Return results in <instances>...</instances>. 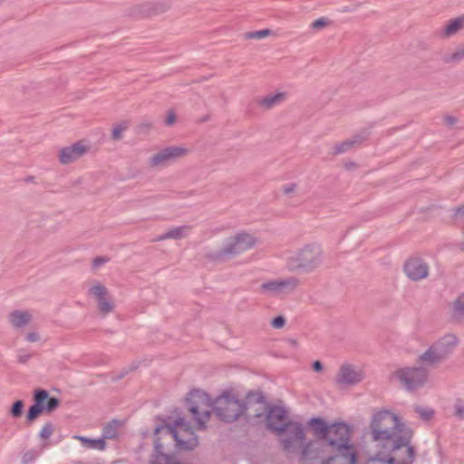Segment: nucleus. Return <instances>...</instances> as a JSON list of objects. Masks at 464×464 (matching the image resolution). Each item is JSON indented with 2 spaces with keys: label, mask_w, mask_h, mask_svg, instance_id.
<instances>
[{
  "label": "nucleus",
  "mask_w": 464,
  "mask_h": 464,
  "mask_svg": "<svg viewBox=\"0 0 464 464\" xmlns=\"http://www.w3.org/2000/svg\"><path fill=\"white\" fill-rule=\"evenodd\" d=\"M351 428L344 422L331 423L327 436L323 440H312L302 449V461L325 462L329 458L337 462L357 464V451L351 442Z\"/></svg>",
  "instance_id": "f257e3e1"
},
{
  "label": "nucleus",
  "mask_w": 464,
  "mask_h": 464,
  "mask_svg": "<svg viewBox=\"0 0 464 464\" xmlns=\"http://www.w3.org/2000/svg\"><path fill=\"white\" fill-rule=\"evenodd\" d=\"M369 428L372 441L377 449L373 459L413 448L411 445L412 431L391 411H375L371 418Z\"/></svg>",
  "instance_id": "f03ea898"
},
{
  "label": "nucleus",
  "mask_w": 464,
  "mask_h": 464,
  "mask_svg": "<svg viewBox=\"0 0 464 464\" xmlns=\"http://www.w3.org/2000/svg\"><path fill=\"white\" fill-rule=\"evenodd\" d=\"M324 258L322 246L316 242H311L287 254L285 266L289 272L312 273L322 266Z\"/></svg>",
  "instance_id": "7ed1b4c3"
},
{
  "label": "nucleus",
  "mask_w": 464,
  "mask_h": 464,
  "mask_svg": "<svg viewBox=\"0 0 464 464\" xmlns=\"http://www.w3.org/2000/svg\"><path fill=\"white\" fill-rule=\"evenodd\" d=\"M246 405L240 399L239 393L232 388L223 390L212 401V411L224 422L237 420L246 411Z\"/></svg>",
  "instance_id": "20e7f679"
},
{
  "label": "nucleus",
  "mask_w": 464,
  "mask_h": 464,
  "mask_svg": "<svg viewBox=\"0 0 464 464\" xmlns=\"http://www.w3.org/2000/svg\"><path fill=\"white\" fill-rule=\"evenodd\" d=\"M258 244V239L252 233L241 231L227 238L218 251L208 253L207 258L213 262H223L252 249Z\"/></svg>",
  "instance_id": "39448f33"
},
{
  "label": "nucleus",
  "mask_w": 464,
  "mask_h": 464,
  "mask_svg": "<svg viewBox=\"0 0 464 464\" xmlns=\"http://www.w3.org/2000/svg\"><path fill=\"white\" fill-rule=\"evenodd\" d=\"M459 343L454 334H446L434 342L418 357V362L425 366H436L450 357Z\"/></svg>",
  "instance_id": "423d86ee"
},
{
  "label": "nucleus",
  "mask_w": 464,
  "mask_h": 464,
  "mask_svg": "<svg viewBox=\"0 0 464 464\" xmlns=\"http://www.w3.org/2000/svg\"><path fill=\"white\" fill-rule=\"evenodd\" d=\"M187 401L188 411L197 425V429L206 430L212 412V400L209 395L201 390H194L188 393Z\"/></svg>",
  "instance_id": "0eeeda50"
},
{
  "label": "nucleus",
  "mask_w": 464,
  "mask_h": 464,
  "mask_svg": "<svg viewBox=\"0 0 464 464\" xmlns=\"http://www.w3.org/2000/svg\"><path fill=\"white\" fill-rule=\"evenodd\" d=\"M162 428L158 427L155 433ZM164 429L172 435L177 446L180 450H192L198 445V438L195 435L188 421L184 418H178L172 424L167 425Z\"/></svg>",
  "instance_id": "6e6552de"
},
{
  "label": "nucleus",
  "mask_w": 464,
  "mask_h": 464,
  "mask_svg": "<svg viewBox=\"0 0 464 464\" xmlns=\"http://www.w3.org/2000/svg\"><path fill=\"white\" fill-rule=\"evenodd\" d=\"M423 365L401 368L392 372V376L398 380L407 391L418 390L424 386L429 379V372Z\"/></svg>",
  "instance_id": "1a4fd4ad"
},
{
  "label": "nucleus",
  "mask_w": 464,
  "mask_h": 464,
  "mask_svg": "<svg viewBox=\"0 0 464 464\" xmlns=\"http://www.w3.org/2000/svg\"><path fill=\"white\" fill-rule=\"evenodd\" d=\"M87 295L95 302L101 316L105 317L114 311V300L109 289L102 282L97 280L91 282L87 289Z\"/></svg>",
  "instance_id": "9d476101"
},
{
  "label": "nucleus",
  "mask_w": 464,
  "mask_h": 464,
  "mask_svg": "<svg viewBox=\"0 0 464 464\" xmlns=\"http://www.w3.org/2000/svg\"><path fill=\"white\" fill-rule=\"evenodd\" d=\"M189 150L184 146L170 145L158 150L148 159L150 169H160L168 166L188 155Z\"/></svg>",
  "instance_id": "9b49d317"
},
{
  "label": "nucleus",
  "mask_w": 464,
  "mask_h": 464,
  "mask_svg": "<svg viewBox=\"0 0 464 464\" xmlns=\"http://www.w3.org/2000/svg\"><path fill=\"white\" fill-rule=\"evenodd\" d=\"M301 285V281L295 276L269 280L260 285L263 294L271 295H283L292 294Z\"/></svg>",
  "instance_id": "f8f14e48"
},
{
  "label": "nucleus",
  "mask_w": 464,
  "mask_h": 464,
  "mask_svg": "<svg viewBox=\"0 0 464 464\" xmlns=\"http://www.w3.org/2000/svg\"><path fill=\"white\" fill-rule=\"evenodd\" d=\"M170 8V3L166 1L143 2L128 8L126 14L132 18H146L165 14Z\"/></svg>",
  "instance_id": "ddd939ff"
},
{
  "label": "nucleus",
  "mask_w": 464,
  "mask_h": 464,
  "mask_svg": "<svg viewBox=\"0 0 464 464\" xmlns=\"http://www.w3.org/2000/svg\"><path fill=\"white\" fill-rule=\"evenodd\" d=\"M280 436V442L283 446L284 450L286 452H292L295 450L300 444L303 443L305 433L304 429L301 423L292 421L288 425L285 426Z\"/></svg>",
  "instance_id": "4468645a"
},
{
  "label": "nucleus",
  "mask_w": 464,
  "mask_h": 464,
  "mask_svg": "<svg viewBox=\"0 0 464 464\" xmlns=\"http://www.w3.org/2000/svg\"><path fill=\"white\" fill-rule=\"evenodd\" d=\"M365 377L364 371L352 363L340 366L334 382L339 388L352 387L359 384Z\"/></svg>",
  "instance_id": "2eb2a0df"
},
{
  "label": "nucleus",
  "mask_w": 464,
  "mask_h": 464,
  "mask_svg": "<svg viewBox=\"0 0 464 464\" xmlns=\"http://www.w3.org/2000/svg\"><path fill=\"white\" fill-rule=\"evenodd\" d=\"M403 273L413 282H420L429 277L430 266L426 260L420 256H411L403 265Z\"/></svg>",
  "instance_id": "dca6fc26"
},
{
  "label": "nucleus",
  "mask_w": 464,
  "mask_h": 464,
  "mask_svg": "<svg viewBox=\"0 0 464 464\" xmlns=\"http://www.w3.org/2000/svg\"><path fill=\"white\" fill-rule=\"evenodd\" d=\"M90 151V146L83 140L62 147L58 150L57 159L61 165L67 166L75 163Z\"/></svg>",
  "instance_id": "f3484780"
},
{
  "label": "nucleus",
  "mask_w": 464,
  "mask_h": 464,
  "mask_svg": "<svg viewBox=\"0 0 464 464\" xmlns=\"http://www.w3.org/2000/svg\"><path fill=\"white\" fill-rule=\"evenodd\" d=\"M290 422L287 411L282 407L275 406L271 408L266 415L267 428L276 434H281L285 426Z\"/></svg>",
  "instance_id": "a211bd4d"
},
{
  "label": "nucleus",
  "mask_w": 464,
  "mask_h": 464,
  "mask_svg": "<svg viewBox=\"0 0 464 464\" xmlns=\"http://www.w3.org/2000/svg\"><path fill=\"white\" fill-rule=\"evenodd\" d=\"M415 459L414 448H407L401 452L393 453L385 457H381L375 460L383 464H412Z\"/></svg>",
  "instance_id": "6ab92c4d"
},
{
  "label": "nucleus",
  "mask_w": 464,
  "mask_h": 464,
  "mask_svg": "<svg viewBox=\"0 0 464 464\" xmlns=\"http://www.w3.org/2000/svg\"><path fill=\"white\" fill-rule=\"evenodd\" d=\"M464 30V14L448 20L439 32L441 39H449Z\"/></svg>",
  "instance_id": "aec40b11"
},
{
  "label": "nucleus",
  "mask_w": 464,
  "mask_h": 464,
  "mask_svg": "<svg viewBox=\"0 0 464 464\" xmlns=\"http://www.w3.org/2000/svg\"><path fill=\"white\" fill-rule=\"evenodd\" d=\"M288 98L287 92H276L269 93L257 100L258 107L264 111H269L284 103Z\"/></svg>",
  "instance_id": "412c9836"
},
{
  "label": "nucleus",
  "mask_w": 464,
  "mask_h": 464,
  "mask_svg": "<svg viewBox=\"0 0 464 464\" xmlns=\"http://www.w3.org/2000/svg\"><path fill=\"white\" fill-rule=\"evenodd\" d=\"M49 392L46 390H36L34 392V404L30 407L27 413V420L33 422L44 411V401L48 398Z\"/></svg>",
  "instance_id": "4be33fe9"
},
{
  "label": "nucleus",
  "mask_w": 464,
  "mask_h": 464,
  "mask_svg": "<svg viewBox=\"0 0 464 464\" xmlns=\"http://www.w3.org/2000/svg\"><path fill=\"white\" fill-rule=\"evenodd\" d=\"M307 424L311 429L312 434L316 438L315 440H324L331 427V424L323 418H312Z\"/></svg>",
  "instance_id": "5701e85b"
},
{
  "label": "nucleus",
  "mask_w": 464,
  "mask_h": 464,
  "mask_svg": "<svg viewBox=\"0 0 464 464\" xmlns=\"http://www.w3.org/2000/svg\"><path fill=\"white\" fill-rule=\"evenodd\" d=\"M190 230L191 227L188 225L175 227L169 229L164 234L160 235L156 238V241H164L167 239L179 240L186 237L189 234Z\"/></svg>",
  "instance_id": "b1692460"
},
{
  "label": "nucleus",
  "mask_w": 464,
  "mask_h": 464,
  "mask_svg": "<svg viewBox=\"0 0 464 464\" xmlns=\"http://www.w3.org/2000/svg\"><path fill=\"white\" fill-rule=\"evenodd\" d=\"M365 140V137L357 135L353 138L347 139L342 142L336 143L333 147V152L332 154L334 156H337L340 154H343L351 149H353L354 146L360 145L362 143V141Z\"/></svg>",
  "instance_id": "393cba45"
},
{
  "label": "nucleus",
  "mask_w": 464,
  "mask_h": 464,
  "mask_svg": "<svg viewBox=\"0 0 464 464\" xmlns=\"http://www.w3.org/2000/svg\"><path fill=\"white\" fill-rule=\"evenodd\" d=\"M12 325L15 328H22L30 323L32 314L28 311L14 310L9 315Z\"/></svg>",
  "instance_id": "a878e982"
},
{
  "label": "nucleus",
  "mask_w": 464,
  "mask_h": 464,
  "mask_svg": "<svg viewBox=\"0 0 464 464\" xmlns=\"http://www.w3.org/2000/svg\"><path fill=\"white\" fill-rule=\"evenodd\" d=\"M73 439L81 441L82 444L88 449L103 450L106 448V443L103 439H89L79 435L73 436Z\"/></svg>",
  "instance_id": "bb28decb"
},
{
  "label": "nucleus",
  "mask_w": 464,
  "mask_h": 464,
  "mask_svg": "<svg viewBox=\"0 0 464 464\" xmlns=\"http://www.w3.org/2000/svg\"><path fill=\"white\" fill-rule=\"evenodd\" d=\"M119 425L120 422L118 420H112L111 422L108 423L103 429L102 439L105 440L106 439L111 440L116 438Z\"/></svg>",
  "instance_id": "cd10ccee"
},
{
  "label": "nucleus",
  "mask_w": 464,
  "mask_h": 464,
  "mask_svg": "<svg viewBox=\"0 0 464 464\" xmlns=\"http://www.w3.org/2000/svg\"><path fill=\"white\" fill-rule=\"evenodd\" d=\"M452 314L454 316L464 315V293L459 295L451 304Z\"/></svg>",
  "instance_id": "c85d7f7f"
},
{
  "label": "nucleus",
  "mask_w": 464,
  "mask_h": 464,
  "mask_svg": "<svg viewBox=\"0 0 464 464\" xmlns=\"http://www.w3.org/2000/svg\"><path fill=\"white\" fill-rule=\"evenodd\" d=\"M462 60H464V44L456 48L452 53H450L448 57L445 58L444 61L447 63H459Z\"/></svg>",
  "instance_id": "c756f323"
},
{
  "label": "nucleus",
  "mask_w": 464,
  "mask_h": 464,
  "mask_svg": "<svg viewBox=\"0 0 464 464\" xmlns=\"http://www.w3.org/2000/svg\"><path fill=\"white\" fill-rule=\"evenodd\" d=\"M128 129V122L123 121L115 124L111 130V139L113 140H120L122 139V133Z\"/></svg>",
  "instance_id": "7c9ffc66"
},
{
  "label": "nucleus",
  "mask_w": 464,
  "mask_h": 464,
  "mask_svg": "<svg viewBox=\"0 0 464 464\" xmlns=\"http://www.w3.org/2000/svg\"><path fill=\"white\" fill-rule=\"evenodd\" d=\"M273 34L272 30L263 29L259 31L248 32L245 34L246 39H263Z\"/></svg>",
  "instance_id": "2f4dec72"
},
{
  "label": "nucleus",
  "mask_w": 464,
  "mask_h": 464,
  "mask_svg": "<svg viewBox=\"0 0 464 464\" xmlns=\"http://www.w3.org/2000/svg\"><path fill=\"white\" fill-rule=\"evenodd\" d=\"M414 411L424 420H430L434 415V411L428 407L415 406Z\"/></svg>",
  "instance_id": "473e14b6"
},
{
  "label": "nucleus",
  "mask_w": 464,
  "mask_h": 464,
  "mask_svg": "<svg viewBox=\"0 0 464 464\" xmlns=\"http://www.w3.org/2000/svg\"><path fill=\"white\" fill-rule=\"evenodd\" d=\"M152 127V122L149 121H143L137 125L136 131L138 134L147 135L150 132Z\"/></svg>",
  "instance_id": "72a5a7b5"
},
{
  "label": "nucleus",
  "mask_w": 464,
  "mask_h": 464,
  "mask_svg": "<svg viewBox=\"0 0 464 464\" xmlns=\"http://www.w3.org/2000/svg\"><path fill=\"white\" fill-rule=\"evenodd\" d=\"M453 409H454V416L458 420H464V401L458 400L455 402Z\"/></svg>",
  "instance_id": "f704fd0d"
},
{
  "label": "nucleus",
  "mask_w": 464,
  "mask_h": 464,
  "mask_svg": "<svg viewBox=\"0 0 464 464\" xmlns=\"http://www.w3.org/2000/svg\"><path fill=\"white\" fill-rule=\"evenodd\" d=\"M329 24H330V21L327 18L321 17L319 19L314 20L311 24L310 27L313 30L319 31V30L323 29V28L327 27Z\"/></svg>",
  "instance_id": "c9c22d12"
},
{
  "label": "nucleus",
  "mask_w": 464,
  "mask_h": 464,
  "mask_svg": "<svg viewBox=\"0 0 464 464\" xmlns=\"http://www.w3.org/2000/svg\"><path fill=\"white\" fill-rule=\"evenodd\" d=\"M23 409H24V402L20 400L16 401L11 408L10 414L14 418H19L23 413Z\"/></svg>",
  "instance_id": "e433bc0d"
},
{
  "label": "nucleus",
  "mask_w": 464,
  "mask_h": 464,
  "mask_svg": "<svg viewBox=\"0 0 464 464\" xmlns=\"http://www.w3.org/2000/svg\"><path fill=\"white\" fill-rule=\"evenodd\" d=\"M46 400H47V403H46V405H44V411H46L47 412H51V411H54L60 405V401L57 398H54V397L49 398L48 397Z\"/></svg>",
  "instance_id": "4c0bfd02"
},
{
  "label": "nucleus",
  "mask_w": 464,
  "mask_h": 464,
  "mask_svg": "<svg viewBox=\"0 0 464 464\" xmlns=\"http://www.w3.org/2000/svg\"><path fill=\"white\" fill-rule=\"evenodd\" d=\"M53 427L52 423L48 422L43 426L39 435L42 439L47 440L51 437V435L53 434Z\"/></svg>",
  "instance_id": "58836bf2"
},
{
  "label": "nucleus",
  "mask_w": 464,
  "mask_h": 464,
  "mask_svg": "<svg viewBox=\"0 0 464 464\" xmlns=\"http://www.w3.org/2000/svg\"><path fill=\"white\" fill-rule=\"evenodd\" d=\"M286 320L283 315H278L271 321V326L275 329H282L285 325Z\"/></svg>",
  "instance_id": "ea45409f"
},
{
  "label": "nucleus",
  "mask_w": 464,
  "mask_h": 464,
  "mask_svg": "<svg viewBox=\"0 0 464 464\" xmlns=\"http://www.w3.org/2000/svg\"><path fill=\"white\" fill-rule=\"evenodd\" d=\"M109 261L107 256H96L92 263V270L96 271L101 266L106 264Z\"/></svg>",
  "instance_id": "a19ab883"
},
{
  "label": "nucleus",
  "mask_w": 464,
  "mask_h": 464,
  "mask_svg": "<svg viewBox=\"0 0 464 464\" xmlns=\"http://www.w3.org/2000/svg\"><path fill=\"white\" fill-rule=\"evenodd\" d=\"M297 184L296 183H288L282 187V191L285 195L289 196L292 194H295L297 190Z\"/></svg>",
  "instance_id": "79ce46f5"
},
{
  "label": "nucleus",
  "mask_w": 464,
  "mask_h": 464,
  "mask_svg": "<svg viewBox=\"0 0 464 464\" xmlns=\"http://www.w3.org/2000/svg\"><path fill=\"white\" fill-rule=\"evenodd\" d=\"M176 121H177V117H176L174 111L173 110L168 111L167 117L165 120V124L168 126H171L176 122Z\"/></svg>",
  "instance_id": "37998d69"
},
{
  "label": "nucleus",
  "mask_w": 464,
  "mask_h": 464,
  "mask_svg": "<svg viewBox=\"0 0 464 464\" xmlns=\"http://www.w3.org/2000/svg\"><path fill=\"white\" fill-rule=\"evenodd\" d=\"M30 358H31V354L30 353L20 352L19 354H18V362L20 363L27 362Z\"/></svg>",
  "instance_id": "c03bdc74"
},
{
  "label": "nucleus",
  "mask_w": 464,
  "mask_h": 464,
  "mask_svg": "<svg viewBox=\"0 0 464 464\" xmlns=\"http://www.w3.org/2000/svg\"><path fill=\"white\" fill-rule=\"evenodd\" d=\"M454 216L464 220V204L454 209Z\"/></svg>",
  "instance_id": "a18cd8bd"
},
{
  "label": "nucleus",
  "mask_w": 464,
  "mask_h": 464,
  "mask_svg": "<svg viewBox=\"0 0 464 464\" xmlns=\"http://www.w3.org/2000/svg\"><path fill=\"white\" fill-rule=\"evenodd\" d=\"M40 339V336L37 333L35 332H32V333H28L26 334V340L30 343H34V342H37L39 341Z\"/></svg>",
  "instance_id": "49530a36"
},
{
  "label": "nucleus",
  "mask_w": 464,
  "mask_h": 464,
  "mask_svg": "<svg viewBox=\"0 0 464 464\" xmlns=\"http://www.w3.org/2000/svg\"><path fill=\"white\" fill-rule=\"evenodd\" d=\"M444 121L449 126H453L457 123V119L453 116L448 115L444 118Z\"/></svg>",
  "instance_id": "de8ad7c7"
},
{
  "label": "nucleus",
  "mask_w": 464,
  "mask_h": 464,
  "mask_svg": "<svg viewBox=\"0 0 464 464\" xmlns=\"http://www.w3.org/2000/svg\"><path fill=\"white\" fill-rule=\"evenodd\" d=\"M314 464H347V462H337L336 459L332 457L325 462H314Z\"/></svg>",
  "instance_id": "09e8293b"
},
{
  "label": "nucleus",
  "mask_w": 464,
  "mask_h": 464,
  "mask_svg": "<svg viewBox=\"0 0 464 464\" xmlns=\"http://www.w3.org/2000/svg\"><path fill=\"white\" fill-rule=\"evenodd\" d=\"M357 167H358V165L353 161L349 160V161L344 162V168L348 170L355 169H357Z\"/></svg>",
  "instance_id": "8fccbe9b"
},
{
  "label": "nucleus",
  "mask_w": 464,
  "mask_h": 464,
  "mask_svg": "<svg viewBox=\"0 0 464 464\" xmlns=\"http://www.w3.org/2000/svg\"><path fill=\"white\" fill-rule=\"evenodd\" d=\"M312 368L315 372H321L323 370V364L320 361H314L312 364Z\"/></svg>",
  "instance_id": "3c124183"
},
{
  "label": "nucleus",
  "mask_w": 464,
  "mask_h": 464,
  "mask_svg": "<svg viewBox=\"0 0 464 464\" xmlns=\"http://www.w3.org/2000/svg\"><path fill=\"white\" fill-rule=\"evenodd\" d=\"M287 343L294 348L298 347V342L295 339H293V338L287 339Z\"/></svg>",
  "instance_id": "603ef678"
},
{
  "label": "nucleus",
  "mask_w": 464,
  "mask_h": 464,
  "mask_svg": "<svg viewBox=\"0 0 464 464\" xmlns=\"http://www.w3.org/2000/svg\"><path fill=\"white\" fill-rule=\"evenodd\" d=\"M210 120V116L209 115H206L204 116L203 118L200 119V122H206V121H208Z\"/></svg>",
  "instance_id": "864d4df0"
}]
</instances>
